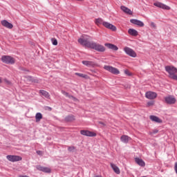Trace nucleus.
Returning <instances> with one entry per match:
<instances>
[{
    "label": "nucleus",
    "instance_id": "f257e3e1",
    "mask_svg": "<svg viewBox=\"0 0 177 177\" xmlns=\"http://www.w3.org/2000/svg\"><path fill=\"white\" fill-rule=\"evenodd\" d=\"M89 39H91V37L89 36L86 37H83L78 39V42L80 45L90 48L91 49H94V50H97V52H104L106 50L104 46L95 41H90Z\"/></svg>",
    "mask_w": 177,
    "mask_h": 177
},
{
    "label": "nucleus",
    "instance_id": "f03ea898",
    "mask_svg": "<svg viewBox=\"0 0 177 177\" xmlns=\"http://www.w3.org/2000/svg\"><path fill=\"white\" fill-rule=\"evenodd\" d=\"M1 62L6 64H15L16 60L11 56L4 55L1 57Z\"/></svg>",
    "mask_w": 177,
    "mask_h": 177
},
{
    "label": "nucleus",
    "instance_id": "7ed1b4c3",
    "mask_svg": "<svg viewBox=\"0 0 177 177\" xmlns=\"http://www.w3.org/2000/svg\"><path fill=\"white\" fill-rule=\"evenodd\" d=\"M165 71L168 73L169 78H172L177 73V68L174 66H165Z\"/></svg>",
    "mask_w": 177,
    "mask_h": 177
},
{
    "label": "nucleus",
    "instance_id": "20e7f679",
    "mask_svg": "<svg viewBox=\"0 0 177 177\" xmlns=\"http://www.w3.org/2000/svg\"><path fill=\"white\" fill-rule=\"evenodd\" d=\"M7 160L11 162H16L17 161H21L23 158L19 156L8 155L6 156Z\"/></svg>",
    "mask_w": 177,
    "mask_h": 177
},
{
    "label": "nucleus",
    "instance_id": "39448f33",
    "mask_svg": "<svg viewBox=\"0 0 177 177\" xmlns=\"http://www.w3.org/2000/svg\"><path fill=\"white\" fill-rule=\"evenodd\" d=\"M124 51L128 56H130L131 57H136L137 55L135 50H133L132 48L129 47H124Z\"/></svg>",
    "mask_w": 177,
    "mask_h": 177
},
{
    "label": "nucleus",
    "instance_id": "423d86ee",
    "mask_svg": "<svg viewBox=\"0 0 177 177\" xmlns=\"http://www.w3.org/2000/svg\"><path fill=\"white\" fill-rule=\"evenodd\" d=\"M104 70H106V71H109V73H111L112 74L117 75V74L120 73V71H118V68H114L111 66L106 65L104 66Z\"/></svg>",
    "mask_w": 177,
    "mask_h": 177
},
{
    "label": "nucleus",
    "instance_id": "0eeeda50",
    "mask_svg": "<svg viewBox=\"0 0 177 177\" xmlns=\"http://www.w3.org/2000/svg\"><path fill=\"white\" fill-rule=\"evenodd\" d=\"M165 102L167 104H175L176 103V98L174 95H168L165 97Z\"/></svg>",
    "mask_w": 177,
    "mask_h": 177
},
{
    "label": "nucleus",
    "instance_id": "6e6552de",
    "mask_svg": "<svg viewBox=\"0 0 177 177\" xmlns=\"http://www.w3.org/2000/svg\"><path fill=\"white\" fill-rule=\"evenodd\" d=\"M36 169H37V171H41V172H44L45 174H50V172H52V169H50V168L42 167L41 165H37Z\"/></svg>",
    "mask_w": 177,
    "mask_h": 177
},
{
    "label": "nucleus",
    "instance_id": "1a4fd4ad",
    "mask_svg": "<svg viewBox=\"0 0 177 177\" xmlns=\"http://www.w3.org/2000/svg\"><path fill=\"white\" fill-rule=\"evenodd\" d=\"M81 135H83V136H89L90 138H93L96 136V133L93 131H89L88 130H82L80 131Z\"/></svg>",
    "mask_w": 177,
    "mask_h": 177
},
{
    "label": "nucleus",
    "instance_id": "9d476101",
    "mask_svg": "<svg viewBox=\"0 0 177 177\" xmlns=\"http://www.w3.org/2000/svg\"><path fill=\"white\" fill-rule=\"evenodd\" d=\"M145 97H147V99H149L150 100H153V99H156V97H157V93L153 91H147L145 93Z\"/></svg>",
    "mask_w": 177,
    "mask_h": 177
},
{
    "label": "nucleus",
    "instance_id": "9b49d317",
    "mask_svg": "<svg viewBox=\"0 0 177 177\" xmlns=\"http://www.w3.org/2000/svg\"><path fill=\"white\" fill-rule=\"evenodd\" d=\"M1 24L3 26V27L8 28L9 30H12V28H13V24L8 21L7 20H2L1 21Z\"/></svg>",
    "mask_w": 177,
    "mask_h": 177
},
{
    "label": "nucleus",
    "instance_id": "f8f14e48",
    "mask_svg": "<svg viewBox=\"0 0 177 177\" xmlns=\"http://www.w3.org/2000/svg\"><path fill=\"white\" fill-rule=\"evenodd\" d=\"M130 23H132V24H135L136 26H138V27H145V24L140 20L132 19H130Z\"/></svg>",
    "mask_w": 177,
    "mask_h": 177
},
{
    "label": "nucleus",
    "instance_id": "ddd939ff",
    "mask_svg": "<svg viewBox=\"0 0 177 177\" xmlns=\"http://www.w3.org/2000/svg\"><path fill=\"white\" fill-rule=\"evenodd\" d=\"M103 26L106 28H108L109 30H111L112 31H115L117 30V28L114 25H113L109 22H106V21L104 22Z\"/></svg>",
    "mask_w": 177,
    "mask_h": 177
},
{
    "label": "nucleus",
    "instance_id": "4468645a",
    "mask_svg": "<svg viewBox=\"0 0 177 177\" xmlns=\"http://www.w3.org/2000/svg\"><path fill=\"white\" fill-rule=\"evenodd\" d=\"M82 63L86 67H95V66H97L93 61H82Z\"/></svg>",
    "mask_w": 177,
    "mask_h": 177
},
{
    "label": "nucleus",
    "instance_id": "2eb2a0df",
    "mask_svg": "<svg viewBox=\"0 0 177 177\" xmlns=\"http://www.w3.org/2000/svg\"><path fill=\"white\" fill-rule=\"evenodd\" d=\"M154 6H157V8H160L161 9H165L166 10H169L171 8L168 6H166L165 4H162L161 3H154Z\"/></svg>",
    "mask_w": 177,
    "mask_h": 177
},
{
    "label": "nucleus",
    "instance_id": "dca6fc26",
    "mask_svg": "<svg viewBox=\"0 0 177 177\" xmlns=\"http://www.w3.org/2000/svg\"><path fill=\"white\" fill-rule=\"evenodd\" d=\"M25 78L27 79V80L29 82H34V84H38V82H39V80H38V79L32 76L27 75V76H25Z\"/></svg>",
    "mask_w": 177,
    "mask_h": 177
},
{
    "label": "nucleus",
    "instance_id": "f3484780",
    "mask_svg": "<svg viewBox=\"0 0 177 177\" xmlns=\"http://www.w3.org/2000/svg\"><path fill=\"white\" fill-rule=\"evenodd\" d=\"M120 9L122 10V12H124V13H126L127 15H132L133 14V12H132V10H131V9L128 8L126 6H122L120 7Z\"/></svg>",
    "mask_w": 177,
    "mask_h": 177
},
{
    "label": "nucleus",
    "instance_id": "a211bd4d",
    "mask_svg": "<svg viewBox=\"0 0 177 177\" xmlns=\"http://www.w3.org/2000/svg\"><path fill=\"white\" fill-rule=\"evenodd\" d=\"M104 46H106L108 49H111L112 50H118V47L113 44L106 43Z\"/></svg>",
    "mask_w": 177,
    "mask_h": 177
},
{
    "label": "nucleus",
    "instance_id": "6ab92c4d",
    "mask_svg": "<svg viewBox=\"0 0 177 177\" xmlns=\"http://www.w3.org/2000/svg\"><path fill=\"white\" fill-rule=\"evenodd\" d=\"M62 95H64L66 97L69 99H72L74 102H77V97H74L73 95H70L68 93L66 92L65 91L62 90Z\"/></svg>",
    "mask_w": 177,
    "mask_h": 177
},
{
    "label": "nucleus",
    "instance_id": "aec40b11",
    "mask_svg": "<svg viewBox=\"0 0 177 177\" xmlns=\"http://www.w3.org/2000/svg\"><path fill=\"white\" fill-rule=\"evenodd\" d=\"M149 118L151 121H153V122H158V124H161V122H162V120L156 115H150Z\"/></svg>",
    "mask_w": 177,
    "mask_h": 177
},
{
    "label": "nucleus",
    "instance_id": "412c9836",
    "mask_svg": "<svg viewBox=\"0 0 177 177\" xmlns=\"http://www.w3.org/2000/svg\"><path fill=\"white\" fill-rule=\"evenodd\" d=\"M120 140L122 142V143H128L129 140H131V137L127 136V135H123L120 137Z\"/></svg>",
    "mask_w": 177,
    "mask_h": 177
},
{
    "label": "nucleus",
    "instance_id": "4be33fe9",
    "mask_svg": "<svg viewBox=\"0 0 177 177\" xmlns=\"http://www.w3.org/2000/svg\"><path fill=\"white\" fill-rule=\"evenodd\" d=\"M135 161L138 165H140V167H146V163L145 161H143V160L139 158H136Z\"/></svg>",
    "mask_w": 177,
    "mask_h": 177
},
{
    "label": "nucleus",
    "instance_id": "5701e85b",
    "mask_svg": "<svg viewBox=\"0 0 177 177\" xmlns=\"http://www.w3.org/2000/svg\"><path fill=\"white\" fill-rule=\"evenodd\" d=\"M111 167L112 169L114 171L115 174H117V175H120V174H121L120 168H118L117 165H114L113 163H111Z\"/></svg>",
    "mask_w": 177,
    "mask_h": 177
},
{
    "label": "nucleus",
    "instance_id": "b1692460",
    "mask_svg": "<svg viewBox=\"0 0 177 177\" xmlns=\"http://www.w3.org/2000/svg\"><path fill=\"white\" fill-rule=\"evenodd\" d=\"M128 33L129 35H132L133 37H138V30L132 28H129L128 30Z\"/></svg>",
    "mask_w": 177,
    "mask_h": 177
},
{
    "label": "nucleus",
    "instance_id": "393cba45",
    "mask_svg": "<svg viewBox=\"0 0 177 177\" xmlns=\"http://www.w3.org/2000/svg\"><path fill=\"white\" fill-rule=\"evenodd\" d=\"M39 93H41V95H42V96H44V97H46V99H49V97H50V95H49V93H48V91H46L40 90Z\"/></svg>",
    "mask_w": 177,
    "mask_h": 177
},
{
    "label": "nucleus",
    "instance_id": "a878e982",
    "mask_svg": "<svg viewBox=\"0 0 177 177\" xmlns=\"http://www.w3.org/2000/svg\"><path fill=\"white\" fill-rule=\"evenodd\" d=\"M74 120H75V117L73 115H68L65 118L66 122H71V121H74Z\"/></svg>",
    "mask_w": 177,
    "mask_h": 177
},
{
    "label": "nucleus",
    "instance_id": "bb28decb",
    "mask_svg": "<svg viewBox=\"0 0 177 177\" xmlns=\"http://www.w3.org/2000/svg\"><path fill=\"white\" fill-rule=\"evenodd\" d=\"M35 120H36V122H39V121L42 120V113H36Z\"/></svg>",
    "mask_w": 177,
    "mask_h": 177
},
{
    "label": "nucleus",
    "instance_id": "cd10ccee",
    "mask_svg": "<svg viewBox=\"0 0 177 177\" xmlns=\"http://www.w3.org/2000/svg\"><path fill=\"white\" fill-rule=\"evenodd\" d=\"M95 23L97 26H100V24H102L103 26V24L105 23V21H104L102 18H98L95 19Z\"/></svg>",
    "mask_w": 177,
    "mask_h": 177
},
{
    "label": "nucleus",
    "instance_id": "c85d7f7f",
    "mask_svg": "<svg viewBox=\"0 0 177 177\" xmlns=\"http://www.w3.org/2000/svg\"><path fill=\"white\" fill-rule=\"evenodd\" d=\"M151 106H154V101H149L147 104V107H151Z\"/></svg>",
    "mask_w": 177,
    "mask_h": 177
},
{
    "label": "nucleus",
    "instance_id": "c756f323",
    "mask_svg": "<svg viewBox=\"0 0 177 177\" xmlns=\"http://www.w3.org/2000/svg\"><path fill=\"white\" fill-rule=\"evenodd\" d=\"M75 75H78V77H81L82 78H86V75L80 73H76Z\"/></svg>",
    "mask_w": 177,
    "mask_h": 177
},
{
    "label": "nucleus",
    "instance_id": "7c9ffc66",
    "mask_svg": "<svg viewBox=\"0 0 177 177\" xmlns=\"http://www.w3.org/2000/svg\"><path fill=\"white\" fill-rule=\"evenodd\" d=\"M51 41H52L53 45H55V46H56V45H57V39H52Z\"/></svg>",
    "mask_w": 177,
    "mask_h": 177
},
{
    "label": "nucleus",
    "instance_id": "2f4dec72",
    "mask_svg": "<svg viewBox=\"0 0 177 177\" xmlns=\"http://www.w3.org/2000/svg\"><path fill=\"white\" fill-rule=\"evenodd\" d=\"M124 74H126V75H128L129 77H131V75H132V73H131L128 70L124 71Z\"/></svg>",
    "mask_w": 177,
    "mask_h": 177
},
{
    "label": "nucleus",
    "instance_id": "473e14b6",
    "mask_svg": "<svg viewBox=\"0 0 177 177\" xmlns=\"http://www.w3.org/2000/svg\"><path fill=\"white\" fill-rule=\"evenodd\" d=\"M68 150L69 151H74V150H75V147H68Z\"/></svg>",
    "mask_w": 177,
    "mask_h": 177
},
{
    "label": "nucleus",
    "instance_id": "72a5a7b5",
    "mask_svg": "<svg viewBox=\"0 0 177 177\" xmlns=\"http://www.w3.org/2000/svg\"><path fill=\"white\" fill-rule=\"evenodd\" d=\"M19 70H20L21 71H28V70H27L21 66H19Z\"/></svg>",
    "mask_w": 177,
    "mask_h": 177
},
{
    "label": "nucleus",
    "instance_id": "f704fd0d",
    "mask_svg": "<svg viewBox=\"0 0 177 177\" xmlns=\"http://www.w3.org/2000/svg\"><path fill=\"white\" fill-rule=\"evenodd\" d=\"M151 133L152 135H156V133H158V130H157V129L153 130Z\"/></svg>",
    "mask_w": 177,
    "mask_h": 177
},
{
    "label": "nucleus",
    "instance_id": "c9c22d12",
    "mask_svg": "<svg viewBox=\"0 0 177 177\" xmlns=\"http://www.w3.org/2000/svg\"><path fill=\"white\" fill-rule=\"evenodd\" d=\"M36 153H37V154H38V156H42V151H37Z\"/></svg>",
    "mask_w": 177,
    "mask_h": 177
},
{
    "label": "nucleus",
    "instance_id": "e433bc0d",
    "mask_svg": "<svg viewBox=\"0 0 177 177\" xmlns=\"http://www.w3.org/2000/svg\"><path fill=\"white\" fill-rule=\"evenodd\" d=\"M151 27L156 28V24H154V22H151Z\"/></svg>",
    "mask_w": 177,
    "mask_h": 177
},
{
    "label": "nucleus",
    "instance_id": "4c0bfd02",
    "mask_svg": "<svg viewBox=\"0 0 177 177\" xmlns=\"http://www.w3.org/2000/svg\"><path fill=\"white\" fill-rule=\"evenodd\" d=\"M172 80H175L176 81H177V75H174L172 77Z\"/></svg>",
    "mask_w": 177,
    "mask_h": 177
},
{
    "label": "nucleus",
    "instance_id": "58836bf2",
    "mask_svg": "<svg viewBox=\"0 0 177 177\" xmlns=\"http://www.w3.org/2000/svg\"><path fill=\"white\" fill-rule=\"evenodd\" d=\"M99 124H100L101 125H106L104 124V123H103V122H99Z\"/></svg>",
    "mask_w": 177,
    "mask_h": 177
},
{
    "label": "nucleus",
    "instance_id": "ea45409f",
    "mask_svg": "<svg viewBox=\"0 0 177 177\" xmlns=\"http://www.w3.org/2000/svg\"><path fill=\"white\" fill-rule=\"evenodd\" d=\"M48 109L50 111V110H52V108H50V107H48Z\"/></svg>",
    "mask_w": 177,
    "mask_h": 177
},
{
    "label": "nucleus",
    "instance_id": "a19ab883",
    "mask_svg": "<svg viewBox=\"0 0 177 177\" xmlns=\"http://www.w3.org/2000/svg\"><path fill=\"white\" fill-rule=\"evenodd\" d=\"M2 83V80L0 79V84Z\"/></svg>",
    "mask_w": 177,
    "mask_h": 177
}]
</instances>
